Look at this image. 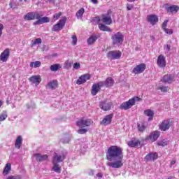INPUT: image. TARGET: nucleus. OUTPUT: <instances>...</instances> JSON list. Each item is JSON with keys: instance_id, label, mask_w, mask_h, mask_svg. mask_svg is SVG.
<instances>
[{"instance_id": "nucleus-1", "label": "nucleus", "mask_w": 179, "mask_h": 179, "mask_svg": "<svg viewBox=\"0 0 179 179\" xmlns=\"http://www.w3.org/2000/svg\"><path fill=\"white\" fill-rule=\"evenodd\" d=\"M106 159L108 162L106 165L112 169H121L124 166L122 163V159L124 155H122V148L117 145H112L108 149L106 154Z\"/></svg>"}, {"instance_id": "nucleus-2", "label": "nucleus", "mask_w": 179, "mask_h": 179, "mask_svg": "<svg viewBox=\"0 0 179 179\" xmlns=\"http://www.w3.org/2000/svg\"><path fill=\"white\" fill-rule=\"evenodd\" d=\"M114 85V80L111 77L106 79V81H100L96 84H94L92 87V96H96L101 87H110Z\"/></svg>"}, {"instance_id": "nucleus-3", "label": "nucleus", "mask_w": 179, "mask_h": 179, "mask_svg": "<svg viewBox=\"0 0 179 179\" xmlns=\"http://www.w3.org/2000/svg\"><path fill=\"white\" fill-rule=\"evenodd\" d=\"M111 40L113 45L120 47V45H122V43H124V34L122 32L113 34L111 35Z\"/></svg>"}, {"instance_id": "nucleus-4", "label": "nucleus", "mask_w": 179, "mask_h": 179, "mask_svg": "<svg viewBox=\"0 0 179 179\" xmlns=\"http://www.w3.org/2000/svg\"><path fill=\"white\" fill-rule=\"evenodd\" d=\"M142 99L139 98L138 96H134L131 99H130L129 101L122 103L120 106V110H129L132 107V106H135V103L136 101H141Z\"/></svg>"}, {"instance_id": "nucleus-5", "label": "nucleus", "mask_w": 179, "mask_h": 179, "mask_svg": "<svg viewBox=\"0 0 179 179\" xmlns=\"http://www.w3.org/2000/svg\"><path fill=\"white\" fill-rule=\"evenodd\" d=\"M122 53L120 50H112L109 51L107 54V58L113 61L114 59H120Z\"/></svg>"}, {"instance_id": "nucleus-6", "label": "nucleus", "mask_w": 179, "mask_h": 179, "mask_svg": "<svg viewBox=\"0 0 179 179\" xmlns=\"http://www.w3.org/2000/svg\"><path fill=\"white\" fill-rule=\"evenodd\" d=\"M41 14L38 12H29L24 15L25 20H35V19H40Z\"/></svg>"}, {"instance_id": "nucleus-7", "label": "nucleus", "mask_w": 179, "mask_h": 179, "mask_svg": "<svg viewBox=\"0 0 179 179\" xmlns=\"http://www.w3.org/2000/svg\"><path fill=\"white\" fill-rule=\"evenodd\" d=\"M65 23H66V18L60 20L57 24L53 26L52 31H59V30H62L65 26Z\"/></svg>"}, {"instance_id": "nucleus-8", "label": "nucleus", "mask_w": 179, "mask_h": 179, "mask_svg": "<svg viewBox=\"0 0 179 179\" xmlns=\"http://www.w3.org/2000/svg\"><path fill=\"white\" fill-rule=\"evenodd\" d=\"M92 121L89 119L82 118L77 122V127L79 128H86V127H90Z\"/></svg>"}, {"instance_id": "nucleus-9", "label": "nucleus", "mask_w": 179, "mask_h": 179, "mask_svg": "<svg viewBox=\"0 0 179 179\" xmlns=\"http://www.w3.org/2000/svg\"><path fill=\"white\" fill-rule=\"evenodd\" d=\"M65 157H66V153H55V155L53 156V163H61L65 160Z\"/></svg>"}, {"instance_id": "nucleus-10", "label": "nucleus", "mask_w": 179, "mask_h": 179, "mask_svg": "<svg viewBox=\"0 0 179 179\" xmlns=\"http://www.w3.org/2000/svg\"><path fill=\"white\" fill-rule=\"evenodd\" d=\"M145 69H146V64L143 63L134 67L132 72L133 73H135V75H137L138 73H142V72H144Z\"/></svg>"}, {"instance_id": "nucleus-11", "label": "nucleus", "mask_w": 179, "mask_h": 179, "mask_svg": "<svg viewBox=\"0 0 179 179\" xmlns=\"http://www.w3.org/2000/svg\"><path fill=\"white\" fill-rule=\"evenodd\" d=\"M160 136V131H155L150 134L149 136L147 137V141H151V142H156Z\"/></svg>"}, {"instance_id": "nucleus-12", "label": "nucleus", "mask_w": 179, "mask_h": 179, "mask_svg": "<svg viewBox=\"0 0 179 179\" xmlns=\"http://www.w3.org/2000/svg\"><path fill=\"white\" fill-rule=\"evenodd\" d=\"M170 127H171V122L169 120H164L159 124V129L162 131H168V129H170Z\"/></svg>"}, {"instance_id": "nucleus-13", "label": "nucleus", "mask_w": 179, "mask_h": 179, "mask_svg": "<svg viewBox=\"0 0 179 179\" xmlns=\"http://www.w3.org/2000/svg\"><path fill=\"white\" fill-rule=\"evenodd\" d=\"M147 22L150 23L152 26H155L159 22V17L157 15H149L147 16Z\"/></svg>"}, {"instance_id": "nucleus-14", "label": "nucleus", "mask_w": 179, "mask_h": 179, "mask_svg": "<svg viewBox=\"0 0 179 179\" xmlns=\"http://www.w3.org/2000/svg\"><path fill=\"white\" fill-rule=\"evenodd\" d=\"M9 55H10V50L9 48H7L1 54L0 59L2 61V62H6L9 58Z\"/></svg>"}, {"instance_id": "nucleus-15", "label": "nucleus", "mask_w": 179, "mask_h": 179, "mask_svg": "<svg viewBox=\"0 0 179 179\" xmlns=\"http://www.w3.org/2000/svg\"><path fill=\"white\" fill-rule=\"evenodd\" d=\"M112 103L110 102L101 101L99 103V107L101 108V110H103V111H108L111 108Z\"/></svg>"}, {"instance_id": "nucleus-16", "label": "nucleus", "mask_w": 179, "mask_h": 179, "mask_svg": "<svg viewBox=\"0 0 179 179\" xmlns=\"http://www.w3.org/2000/svg\"><path fill=\"white\" fill-rule=\"evenodd\" d=\"M90 79V76L89 74H85L81 76L76 81L77 85H82L83 83H85Z\"/></svg>"}, {"instance_id": "nucleus-17", "label": "nucleus", "mask_w": 179, "mask_h": 179, "mask_svg": "<svg viewBox=\"0 0 179 179\" xmlns=\"http://www.w3.org/2000/svg\"><path fill=\"white\" fill-rule=\"evenodd\" d=\"M157 63L160 68H164L166 66V57L162 55H159L157 58Z\"/></svg>"}, {"instance_id": "nucleus-18", "label": "nucleus", "mask_w": 179, "mask_h": 179, "mask_svg": "<svg viewBox=\"0 0 179 179\" xmlns=\"http://www.w3.org/2000/svg\"><path fill=\"white\" fill-rule=\"evenodd\" d=\"M162 82L164 83H173L174 82V76L171 74L165 75L162 79Z\"/></svg>"}, {"instance_id": "nucleus-19", "label": "nucleus", "mask_w": 179, "mask_h": 179, "mask_svg": "<svg viewBox=\"0 0 179 179\" xmlns=\"http://www.w3.org/2000/svg\"><path fill=\"white\" fill-rule=\"evenodd\" d=\"M29 82L32 83H35L36 86H38L40 85V82H41V77L40 76H32L29 78Z\"/></svg>"}, {"instance_id": "nucleus-20", "label": "nucleus", "mask_w": 179, "mask_h": 179, "mask_svg": "<svg viewBox=\"0 0 179 179\" xmlns=\"http://www.w3.org/2000/svg\"><path fill=\"white\" fill-rule=\"evenodd\" d=\"M58 87V81L54 80L48 83L46 85V89H50V90H55Z\"/></svg>"}, {"instance_id": "nucleus-21", "label": "nucleus", "mask_w": 179, "mask_h": 179, "mask_svg": "<svg viewBox=\"0 0 179 179\" xmlns=\"http://www.w3.org/2000/svg\"><path fill=\"white\" fill-rule=\"evenodd\" d=\"M113 120V114L108 115L105 117V118L101 122V125H109L111 124V121Z\"/></svg>"}, {"instance_id": "nucleus-22", "label": "nucleus", "mask_w": 179, "mask_h": 179, "mask_svg": "<svg viewBox=\"0 0 179 179\" xmlns=\"http://www.w3.org/2000/svg\"><path fill=\"white\" fill-rule=\"evenodd\" d=\"M50 22V18L48 17H43L37 19V21L34 22V26H37V24H43V23H48Z\"/></svg>"}, {"instance_id": "nucleus-23", "label": "nucleus", "mask_w": 179, "mask_h": 179, "mask_svg": "<svg viewBox=\"0 0 179 179\" xmlns=\"http://www.w3.org/2000/svg\"><path fill=\"white\" fill-rule=\"evenodd\" d=\"M168 13H177L179 10L178 6L173 5L172 6L165 7Z\"/></svg>"}, {"instance_id": "nucleus-24", "label": "nucleus", "mask_w": 179, "mask_h": 179, "mask_svg": "<svg viewBox=\"0 0 179 179\" xmlns=\"http://www.w3.org/2000/svg\"><path fill=\"white\" fill-rule=\"evenodd\" d=\"M34 157H36V161L38 162H44L45 160H48V155H41V154L36 153L34 154Z\"/></svg>"}, {"instance_id": "nucleus-25", "label": "nucleus", "mask_w": 179, "mask_h": 179, "mask_svg": "<svg viewBox=\"0 0 179 179\" xmlns=\"http://www.w3.org/2000/svg\"><path fill=\"white\" fill-rule=\"evenodd\" d=\"M22 142H23V138H22V136H18L15 140V144L16 149H20V146H22Z\"/></svg>"}, {"instance_id": "nucleus-26", "label": "nucleus", "mask_w": 179, "mask_h": 179, "mask_svg": "<svg viewBox=\"0 0 179 179\" xmlns=\"http://www.w3.org/2000/svg\"><path fill=\"white\" fill-rule=\"evenodd\" d=\"M144 114L145 115H147V117H149L148 121H152V120H153V116L155 115V113L150 109L145 110Z\"/></svg>"}, {"instance_id": "nucleus-27", "label": "nucleus", "mask_w": 179, "mask_h": 179, "mask_svg": "<svg viewBox=\"0 0 179 179\" xmlns=\"http://www.w3.org/2000/svg\"><path fill=\"white\" fill-rule=\"evenodd\" d=\"M97 40V36L96 35L91 36L87 41V44L89 45H92V44H94Z\"/></svg>"}, {"instance_id": "nucleus-28", "label": "nucleus", "mask_w": 179, "mask_h": 179, "mask_svg": "<svg viewBox=\"0 0 179 179\" xmlns=\"http://www.w3.org/2000/svg\"><path fill=\"white\" fill-rule=\"evenodd\" d=\"M139 143H141V142L138 140H131L128 143V146H129L130 148H136V146H138V145H139Z\"/></svg>"}, {"instance_id": "nucleus-29", "label": "nucleus", "mask_w": 179, "mask_h": 179, "mask_svg": "<svg viewBox=\"0 0 179 179\" xmlns=\"http://www.w3.org/2000/svg\"><path fill=\"white\" fill-rule=\"evenodd\" d=\"M102 22L103 23H106V24H111L113 20H111V17L110 16L103 15Z\"/></svg>"}, {"instance_id": "nucleus-30", "label": "nucleus", "mask_w": 179, "mask_h": 179, "mask_svg": "<svg viewBox=\"0 0 179 179\" xmlns=\"http://www.w3.org/2000/svg\"><path fill=\"white\" fill-rule=\"evenodd\" d=\"M12 170V166L10 165V164H6L3 171V176H8V174H9V172Z\"/></svg>"}, {"instance_id": "nucleus-31", "label": "nucleus", "mask_w": 179, "mask_h": 179, "mask_svg": "<svg viewBox=\"0 0 179 179\" xmlns=\"http://www.w3.org/2000/svg\"><path fill=\"white\" fill-rule=\"evenodd\" d=\"M30 68H40L41 66V62L36 61L32 62L29 64Z\"/></svg>"}, {"instance_id": "nucleus-32", "label": "nucleus", "mask_w": 179, "mask_h": 179, "mask_svg": "<svg viewBox=\"0 0 179 179\" xmlns=\"http://www.w3.org/2000/svg\"><path fill=\"white\" fill-rule=\"evenodd\" d=\"M83 13H85V8H81L80 10L77 11L76 14L77 19H82V17L83 16Z\"/></svg>"}, {"instance_id": "nucleus-33", "label": "nucleus", "mask_w": 179, "mask_h": 179, "mask_svg": "<svg viewBox=\"0 0 179 179\" xmlns=\"http://www.w3.org/2000/svg\"><path fill=\"white\" fill-rule=\"evenodd\" d=\"M52 170L55 173H58V174H59V173H61V166L57 163H53Z\"/></svg>"}, {"instance_id": "nucleus-34", "label": "nucleus", "mask_w": 179, "mask_h": 179, "mask_svg": "<svg viewBox=\"0 0 179 179\" xmlns=\"http://www.w3.org/2000/svg\"><path fill=\"white\" fill-rule=\"evenodd\" d=\"M99 30H101L102 31H111V29L108 27L103 24H99Z\"/></svg>"}, {"instance_id": "nucleus-35", "label": "nucleus", "mask_w": 179, "mask_h": 179, "mask_svg": "<svg viewBox=\"0 0 179 179\" xmlns=\"http://www.w3.org/2000/svg\"><path fill=\"white\" fill-rule=\"evenodd\" d=\"M61 69V65L59 64H53L50 66V70L52 71V72H57L58 69Z\"/></svg>"}, {"instance_id": "nucleus-36", "label": "nucleus", "mask_w": 179, "mask_h": 179, "mask_svg": "<svg viewBox=\"0 0 179 179\" xmlns=\"http://www.w3.org/2000/svg\"><path fill=\"white\" fill-rule=\"evenodd\" d=\"M8 118V113L6 111H3V113L0 115V122H2V121H5Z\"/></svg>"}, {"instance_id": "nucleus-37", "label": "nucleus", "mask_w": 179, "mask_h": 179, "mask_svg": "<svg viewBox=\"0 0 179 179\" xmlns=\"http://www.w3.org/2000/svg\"><path fill=\"white\" fill-rule=\"evenodd\" d=\"M138 129L140 132H143L146 129V126L143 123L138 124Z\"/></svg>"}, {"instance_id": "nucleus-38", "label": "nucleus", "mask_w": 179, "mask_h": 179, "mask_svg": "<svg viewBox=\"0 0 179 179\" xmlns=\"http://www.w3.org/2000/svg\"><path fill=\"white\" fill-rule=\"evenodd\" d=\"M167 143H168L167 141L162 140V141H158L157 143V145L158 146H162V148H164V146H167Z\"/></svg>"}, {"instance_id": "nucleus-39", "label": "nucleus", "mask_w": 179, "mask_h": 179, "mask_svg": "<svg viewBox=\"0 0 179 179\" xmlns=\"http://www.w3.org/2000/svg\"><path fill=\"white\" fill-rule=\"evenodd\" d=\"M71 65H72V63L69 60H67L65 62L64 68L66 69H69V68H71Z\"/></svg>"}, {"instance_id": "nucleus-40", "label": "nucleus", "mask_w": 179, "mask_h": 179, "mask_svg": "<svg viewBox=\"0 0 179 179\" xmlns=\"http://www.w3.org/2000/svg\"><path fill=\"white\" fill-rule=\"evenodd\" d=\"M71 38L73 39V41H72L73 45H76V43H78V38L76 37V35H73L71 36Z\"/></svg>"}, {"instance_id": "nucleus-41", "label": "nucleus", "mask_w": 179, "mask_h": 179, "mask_svg": "<svg viewBox=\"0 0 179 179\" xmlns=\"http://www.w3.org/2000/svg\"><path fill=\"white\" fill-rule=\"evenodd\" d=\"M145 160H146V162H150V160H152V153L148 154L145 157Z\"/></svg>"}, {"instance_id": "nucleus-42", "label": "nucleus", "mask_w": 179, "mask_h": 179, "mask_svg": "<svg viewBox=\"0 0 179 179\" xmlns=\"http://www.w3.org/2000/svg\"><path fill=\"white\" fill-rule=\"evenodd\" d=\"M168 23H169V20H165L164 21V22L162 23V29H163V30H165L166 29H167L166 27H167V24Z\"/></svg>"}, {"instance_id": "nucleus-43", "label": "nucleus", "mask_w": 179, "mask_h": 179, "mask_svg": "<svg viewBox=\"0 0 179 179\" xmlns=\"http://www.w3.org/2000/svg\"><path fill=\"white\" fill-rule=\"evenodd\" d=\"M73 68V69H80V63H74Z\"/></svg>"}, {"instance_id": "nucleus-44", "label": "nucleus", "mask_w": 179, "mask_h": 179, "mask_svg": "<svg viewBox=\"0 0 179 179\" xmlns=\"http://www.w3.org/2000/svg\"><path fill=\"white\" fill-rule=\"evenodd\" d=\"M42 41L41 38H38L35 39V41L33 43V45H35V44H41Z\"/></svg>"}, {"instance_id": "nucleus-45", "label": "nucleus", "mask_w": 179, "mask_h": 179, "mask_svg": "<svg viewBox=\"0 0 179 179\" xmlns=\"http://www.w3.org/2000/svg\"><path fill=\"white\" fill-rule=\"evenodd\" d=\"M157 157H158V155L157 152H155V153L151 152V157L153 161L156 160V159H157Z\"/></svg>"}, {"instance_id": "nucleus-46", "label": "nucleus", "mask_w": 179, "mask_h": 179, "mask_svg": "<svg viewBox=\"0 0 179 179\" xmlns=\"http://www.w3.org/2000/svg\"><path fill=\"white\" fill-rule=\"evenodd\" d=\"M78 134H86V132H87V129H80L79 130H78Z\"/></svg>"}, {"instance_id": "nucleus-47", "label": "nucleus", "mask_w": 179, "mask_h": 179, "mask_svg": "<svg viewBox=\"0 0 179 179\" xmlns=\"http://www.w3.org/2000/svg\"><path fill=\"white\" fill-rule=\"evenodd\" d=\"M159 90H161V92H167L168 87H159Z\"/></svg>"}, {"instance_id": "nucleus-48", "label": "nucleus", "mask_w": 179, "mask_h": 179, "mask_svg": "<svg viewBox=\"0 0 179 179\" xmlns=\"http://www.w3.org/2000/svg\"><path fill=\"white\" fill-rule=\"evenodd\" d=\"M127 10H132V9H134V5L127 3Z\"/></svg>"}, {"instance_id": "nucleus-49", "label": "nucleus", "mask_w": 179, "mask_h": 179, "mask_svg": "<svg viewBox=\"0 0 179 179\" xmlns=\"http://www.w3.org/2000/svg\"><path fill=\"white\" fill-rule=\"evenodd\" d=\"M164 31H165V33H166V34H173V30L171 29H164Z\"/></svg>"}, {"instance_id": "nucleus-50", "label": "nucleus", "mask_w": 179, "mask_h": 179, "mask_svg": "<svg viewBox=\"0 0 179 179\" xmlns=\"http://www.w3.org/2000/svg\"><path fill=\"white\" fill-rule=\"evenodd\" d=\"M20 176H8L6 179H20Z\"/></svg>"}, {"instance_id": "nucleus-51", "label": "nucleus", "mask_w": 179, "mask_h": 179, "mask_svg": "<svg viewBox=\"0 0 179 179\" xmlns=\"http://www.w3.org/2000/svg\"><path fill=\"white\" fill-rule=\"evenodd\" d=\"M53 17H54V19H55V20H58V19H59V17H61V13H59L58 14H55Z\"/></svg>"}, {"instance_id": "nucleus-52", "label": "nucleus", "mask_w": 179, "mask_h": 179, "mask_svg": "<svg viewBox=\"0 0 179 179\" xmlns=\"http://www.w3.org/2000/svg\"><path fill=\"white\" fill-rule=\"evenodd\" d=\"M2 30H3V24L0 23V37L2 36Z\"/></svg>"}, {"instance_id": "nucleus-53", "label": "nucleus", "mask_w": 179, "mask_h": 179, "mask_svg": "<svg viewBox=\"0 0 179 179\" xmlns=\"http://www.w3.org/2000/svg\"><path fill=\"white\" fill-rule=\"evenodd\" d=\"M94 22L96 21V23H99V22H100V17H95L94 19H93Z\"/></svg>"}, {"instance_id": "nucleus-54", "label": "nucleus", "mask_w": 179, "mask_h": 179, "mask_svg": "<svg viewBox=\"0 0 179 179\" xmlns=\"http://www.w3.org/2000/svg\"><path fill=\"white\" fill-rule=\"evenodd\" d=\"M171 48V46L170 45H166V47L165 48V50L166 51H170Z\"/></svg>"}, {"instance_id": "nucleus-55", "label": "nucleus", "mask_w": 179, "mask_h": 179, "mask_svg": "<svg viewBox=\"0 0 179 179\" xmlns=\"http://www.w3.org/2000/svg\"><path fill=\"white\" fill-rule=\"evenodd\" d=\"M96 177H98L99 178H101L103 177V174L99 173L96 174Z\"/></svg>"}, {"instance_id": "nucleus-56", "label": "nucleus", "mask_w": 179, "mask_h": 179, "mask_svg": "<svg viewBox=\"0 0 179 179\" xmlns=\"http://www.w3.org/2000/svg\"><path fill=\"white\" fill-rule=\"evenodd\" d=\"M174 164H176V159H173V160L171 162V166H174Z\"/></svg>"}, {"instance_id": "nucleus-57", "label": "nucleus", "mask_w": 179, "mask_h": 179, "mask_svg": "<svg viewBox=\"0 0 179 179\" xmlns=\"http://www.w3.org/2000/svg\"><path fill=\"white\" fill-rule=\"evenodd\" d=\"M92 3H97V0H90Z\"/></svg>"}, {"instance_id": "nucleus-58", "label": "nucleus", "mask_w": 179, "mask_h": 179, "mask_svg": "<svg viewBox=\"0 0 179 179\" xmlns=\"http://www.w3.org/2000/svg\"><path fill=\"white\" fill-rule=\"evenodd\" d=\"M94 172H93V171H90V172L89 173V175L90 176H94Z\"/></svg>"}, {"instance_id": "nucleus-59", "label": "nucleus", "mask_w": 179, "mask_h": 179, "mask_svg": "<svg viewBox=\"0 0 179 179\" xmlns=\"http://www.w3.org/2000/svg\"><path fill=\"white\" fill-rule=\"evenodd\" d=\"M20 2H23V0H19ZM30 0H24V2H29Z\"/></svg>"}, {"instance_id": "nucleus-60", "label": "nucleus", "mask_w": 179, "mask_h": 179, "mask_svg": "<svg viewBox=\"0 0 179 179\" xmlns=\"http://www.w3.org/2000/svg\"><path fill=\"white\" fill-rule=\"evenodd\" d=\"M9 6H10V8H15V6H13V4L12 3H10Z\"/></svg>"}, {"instance_id": "nucleus-61", "label": "nucleus", "mask_w": 179, "mask_h": 179, "mask_svg": "<svg viewBox=\"0 0 179 179\" xmlns=\"http://www.w3.org/2000/svg\"><path fill=\"white\" fill-rule=\"evenodd\" d=\"M136 0H127L128 2H135Z\"/></svg>"}, {"instance_id": "nucleus-62", "label": "nucleus", "mask_w": 179, "mask_h": 179, "mask_svg": "<svg viewBox=\"0 0 179 179\" xmlns=\"http://www.w3.org/2000/svg\"><path fill=\"white\" fill-rule=\"evenodd\" d=\"M150 38L152 41H153V40H155V36H150Z\"/></svg>"}, {"instance_id": "nucleus-63", "label": "nucleus", "mask_w": 179, "mask_h": 179, "mask_svg": "<svg viewBox=\"0 0 179 179\" xmlns=\"http://www.w3.org/2000/svg\"><path fill=\"white\" fill-rule=\"evenodd\" d=\"M0 107H2V102L0 101Z\"/></svg>"}, {"instance_id": "nucleus-64", "label": "nucleus", "mask_w": 179, "mask_h": 179, "mask_svg": "<svg viewBox=\"0 0 179 179\" xmlns=\"http://www.w3.org/2000/svg\"><path fill=\"white\" fill-rule=\"evenodd\" d=\"M178 173H179V171H178Z\"/></svg>"}]
</instances>
